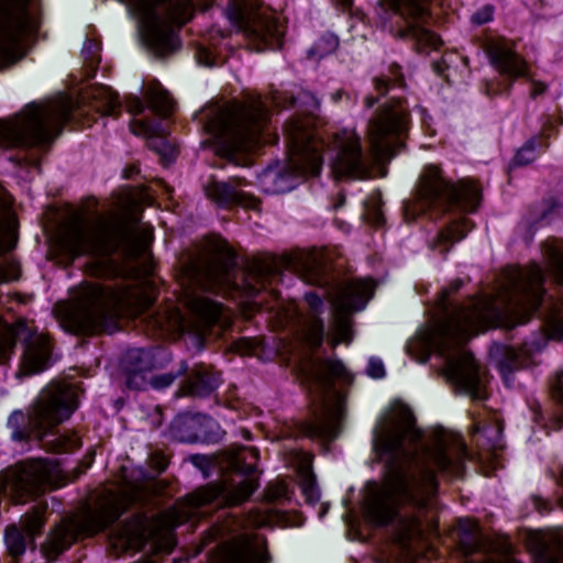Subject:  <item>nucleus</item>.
Here are the masks:
<instances>
[{
  "label": "nucleus",
  "mask_w": 563,
  "mask_h": 563,
  "mask_svg": "<svg viewBox=\"0 0 563 563\" xmlns=\"http://www.w3.org/2000/svg\"><path fill=\"white\" fill-rule=\"evenodd\" d=\"M422 434L409 408H396L388 422L376 428L374 450L385 457V475L380 488L371 490L364 512L374 523L391 521L402 506L421 511L437 492L434 470L457 477L463 472L465 444L455 439L457 453L451 456V445L438 439L432 446H420Z\"/></svg>",
  "instance_id": "1"
},
{
  "label": "nucleus",
  "mask_w": 563,
  "mask_h": 563,
  "mask_svg": "<svg viewBox=\"0 0 563 563\" xmlns=\"http://www.w3.org/2000/svg\"><path fill=\"white\" fill-rule=\"evenodd\" d=\"M543 274L533 263L526 268L512 267L504 273L494 295L472 300L456 309L438 328L435 344L445 356L444 375L473 399H485V377L473 355L461 345L487 327L509 321L525 323L543 296Z\"/></svg>",
  "instance_id": "2"
},
{
  "label": "nucleus",
  "mask_w": 563,
  "mask_h": 563,
  "mask_svg": "<svg viewBox=\"0 0 563 563\" xmlns=\"http://www.w3.org/2000/svg\"><path fill=\"white\" fill-rule=\"evenodd\" d=\"M258 450L254 446H236L230 450V468L244 478L230 486L225 484H208L178 500L173 507L157 515L145 527L141 518H133L123 523L109 539V553L119 556L128 551H139L146 540L153 542L157 552H170L175 544L176 527L195 520L202 506L211 504L219 497L229 506H238L255 492L258 484L253 476L258 460Z\"/></svg>",
  "instance_id": "3"
},
{
  "label": "nucleus",
  "mask_w": 563,
  "mask_h": 563,
  "mask_svg": "<svg viewBox=\"0 0 563 563\" xmlns=\"http://www.w3.org/2000/svg\"><path fill=\"white\" fill-rule=\"evenodd\" d=\"M152 240V228L137 229L123 216L112 212L91 218L78 210L60 224L55 245L57 252L69 260L93 255L87 264L89 274L112 278L123 273L121 265L112 258L119 249L125 260H136L147 252Z\"/></svg>",
  "instance_id": "4"
},
{
  "label": "nucleus",
  "mask_w": 563,
  "mask_h": 563,
  "mask_svg": "<svg viewBox=\"0 0 563 563\" xmlns=\"http://www.w3.org/2000/svg\"><path fill=\"white\" fill-rule=\"evenodd\" d=\"M235 255L232 249L223 241L214 242L210 250L189 261L185 266V274L191 283L201 289L227 294L241 288L247 294L258 292L271 284L283 269L301 272L306 282L310 284L327 283V265L323 255L319 252H296L294 254L263 256L252 258L242 274V284L235 279Z\"/></svg>",
  "instance_id": "5"
},
{
  "label": "nucleus",
  "mask_w": 563,
  "mask_h": 563,
  "mask_svg": "<svg viewBox=\"0 0 563 563\" xmlns=\"http://www.w3.org/2000/svg\"><path fill=\"white\" fill-rule=\"evenodd\" d=\"M154 300L147 285L103 286L85 283L70 302L59 303L56 312L62 327L75 334L91 335L110 332L120 317H135Z\"/></svg>",
  "instance_id": "6"
},
{
  "label": "nucleus",
  "mask_w": 563,
  "mask_h": 563,
  "mask_svg": "<svg viewBox=\"0 0 563 563\" xmlns=\"http://www.w3.org/2000/svg\"><path fill=\"white\" fill-rule=\"evenodd\" d=\"M148 489L143 483H124L119 492L104 490L93 503L63 519L47 536L41 551L56 560L79 537H91L113 523L132 504L145 503Z\"/></svg>",
  "instance_id": "7"
},
{
  "label": "nucleus",
  "mask_w": 563,
  "mask_h": 563,
  "mask_svg": "<svg viewBox=\"0 0 563 563\" xmlns=\"http://www.w3.org/2000/svg\"><path fill=\"white\" fill-rule=\"evenodd\" d=\"M300 371L311 397V417L300 424L301 434L311 439L334 438L342 417V397L334 385L350 384L351 375L336 358H311Z\"/></svg>",
  "instance_id": "8"
},
{
  "label": "nucleus",
  "mask_w": 563,
  "mask_h": 563,
  "mask_svg": "<svg viewBox=\"0 0 563 563\" xmlns=\"http://www.w3.org/2000/svg\"><path fill=\"white\" fill-rule=\"evenodd\" d=\"M269 119L266 101L260 95H247L212 108L207 114L206 129L217 137L224 155L249 152L263 141Z\"/></svg>",
  "instance_id": "9"
},
{
  "label": "nucleus",
  "mask_w": 563,
  "mask_h": 563,
  "mask_svg": "<svg viewBox=\"0 0 563 563\" xmlns=\"http://www.w3.org/2000/svg\"><path fill=\"white\" fill-rule=\"evenodd\" d=\"M77 115L69 98L26 106L10 120L0 121V147H36L49 144Z\"/></svg>",
  "instance_id": "10"
},
{
  "label": "nucleus",
  "mask_w": 563,
  "mask_h": 563,
  "mask_svg": "<svg viewBox=\"0 0 563 563\" xmlns=\"http://www.w3.org/2000/svg\"><path fill=\"white\" fill-rule=\"evenodd\" d=\"M79 388L71 383H51L38 394L30 409V423L42 448L52 453H68L81 446L76 432L45 439L48 431L63 423L78 407Z\"/></svg>",
  "instance_id": "11"
},
{
  "label": "nucleus",
  "mask_w": 563,
  "mask_h": 563,
  "mask_svg": "<svg viewBox=\"0 0 563 563\" xmlns=\"http://www.w3.org/2000/svg\"><path fill=\"white\" fill-rule=\"evenodd\" d=\"M481 200V187L473 179H461L452 184L438 165H427L417 187V198L405 206L407 221L426 213H444L452 206L474 211Z\"/></svg>",
  "instance_id": "12"
},
{
  "label": "nucleus",
  "mask_w": 563,
  "mask_h": 563,
  "mask_svg": "<svg viewBox=\"0 0 563 563\" xmlns=\"http://www.w3.org/2000/svg\"><path fill=\"white\" fill-rule=\"evenodd\" d=\"M133 9L140 18L144 42L157 56L170 54L178 47L172 24L181 26L194 14L189 0H135Z\"/></svg>",
  "instance_id": "13"
},
{
  "label": "nucleus",
  "mask_w": 563,
  "mask_h": 563,
  "mask_svg": "<svg viewBox=\"0 0 563 563\" xmlns=\"http://www.w3.org/2000/svg\"><path fill=\"white\" fill-rule=\"evenodd\" d=\"M59 464L53 459H26L0 473V492L15 504H25L53 486L60 477Z\"/></svg>",
  "instance_id": "14"
},
{
  "label": "nucleus",
  "mask_w": 563,
  "mask_h": 563,
  "mask_svg": "<svg viewBox=\"0 0 563 563\" xmlns=\"http://www.w3.org/2000/svg\"><path fill=\"white\" fill-rule=\"evenodd\" d=\"M228 15L252 49L261 52L280 47L283 30L260 0H231Z\"/></svg>",
  "instance_id": "15"
},
{
  "label": "nucleus",
  "mask_w": 563,
  "mask_h": 563,
  "mask_svg": "<svg viewBox=\"0 0 563 563\" xmlns=\"http://www.w3.org/2000/svg\"><path fill=\"white\" fill-rule=\"evenodd\" d=\"M18 340L24 343L21 371L25 375L43 372L49 363L52 343L46 334L36 331L32 321L24 319L11 325L0 318V364L11 358Z\"/></svg>",
  "instance_id": "16"
},
{
  "label": "nucleus",
  "mask_w": 563,
  "mask_h": 563,
  "mask_svg": "<svg viewBox=\"0 0 563 563\" xmlns=\"http://www.w3.org/2000/svg\"><path fill=\"white\" fill-rule=\"evenodd\" d=\"M409 129V110L402 100H391L379 106L366 125V139L374 162L394 155L400 139Z\"/></svg>",
  "instance_id": "17"
},
{
  "label": "nucleus",
  "mask_w": 563,
  "mask_h": 563,
  "mask_svg": "<svg viewBox=\"0 0 563 563\" xmlns=\"http://www.w3.org/2000/svg\"><path fill=\"white\" fill-rule=\"evenodd\" d=\"M284 133L288 150V169L296 176H316L322 166L323 141L308 118L286 122Z\"/></svg>",
  "instance_id": "18"
},
{
  "label": "nucleus",
  "mask_w": 563,
  "mask_h": 563,
  "mask_svg": "<svg viewBox=\"0 0 563 563\" xmlns=\"http://www.w3.org/2000/svg\"><path fill=\"white\" fill-rule=\"evenodd\" d=\"M32 0H0V69L24 56L23 40L33 29Z\"/></svg>",
  "instance_id": "19"
},
{
  "label": "nucleus",
  "mask_w": 563,
  "mask_h": 563,
  "mask_svg": "<svg viewBox=\"0 0 563 563\" xmlns=\"http://www.w3.org/2000/svg\"><path fill=\"white\" fill-rule=\"evenodd\" d=\"M395 11L400 19V23L391 26L395 37L412 41L416 51L424 54L441 46L440 37L424 27L429 15V0H395Z\"/></svg>",
  "instance_id": "20"
},
{
  "label": "nucleus",
  "mask_w": 563,
  "mask_h": 563,
  "mask_svg": "<svg viewBox=\"0 0 563 563\" xmlns=\"http://www.w3.org/2000/svg\"><path fill=\"white\" fill-rule=\"evenodd\" d=\"M374 291L371 279H354L335 288L331 295L333 306V345L349 343L352 330L350 313L365 307Z\"/></svg>",
  "instance_id": "21"
},
{
  "label": "nucleus",
  "mask_w": 563,
  "mask_h": 563,
  "mask_svg": "<svg viewBox=\"0 0 563 563\" xmlns=\"http://www.w3.org/2000/svg\"><path fill=\"white\" fill-rule=\"evenodd\" d=\"M332 150L335 152L333 168L340 175L364 177L368 172L361 137L354 130H341L333 135Z\"/></svg>",
  "instance_id": "22"
},
{
  "label": "nucleus",
  "mask_w": 563,
  "mask_h": 563,
  "mask_svg": "<svg viewBox=\"0 0 563 563\" xmlns=\"http://www.w3.org/2000/svg\"><path fill=\"white\" fill-rule=\"evenodd\" d=\"M492 65L510 79L530 78L527 62L518 55L512 45L505 38H490L485 44Z\"/></svg>",
  "instance_id": "23"
},
{
  "label": "nucleus",
  "mask_w": 563,
  "mask_h": 563,
  "mask_svg": "<svg viewBox=\"0 0 563 563\" xmlns=\"http://www.w3.org/2000/svg\"><path fill=\"white\" fill-rule=\"evenodd\" d=\"M246 185V180L240 177H232L228 181H217L211 179L205 186V194L208 199L222 208L241 206L243 208L255 209L258 200L241 189Z\"/></svg>",
  "instance_id": "24"
},
{
  "label": "nucleus",
  "mask_w": 563,
  "mask_h": 563,
  "mask_svg": "<svg viewBox=\"0 0 563 563\" xmlns=\"http://www.w3.org/2000/svg\"><path fill=\"white\" fill-rule=\"evenodd\" d=\"M561 484L563 486V468ZM526 545L536 563H563V527L547 532L530 531Z\"/></svg>",
  "instance_id": "25"
},
{
  "label": "nucleus",
  "mask_w": 563,
  "mask_h": 563,
  "mask_svg": "<svg viewBox=\"0 0 563 563\" xmlns=\"http://www.w3.org/2000/svg\"><path fill=\"white\" fill-rule=\"evenodd\" d=\"M220 552L223 563H268L266 550L247 539L225 543Z\"/></svg>",
  "instance_id": "26"
},
{
  "label": "nucleus",
  "mask_w": 563,
  "mask_h": 563,
  "mask_svg": "<svg viewBox=\"0 0 563 563\" xmlns=\"http://www.w3.org/2000/svg\"><path fill=\"white\" fill-rule=\"evenodd\" d=\"M220 384L219 375L203 364L195 365L188 378L183 383L181 396L203 397L213 391Z\"/></svg>",
  "instance_id": "27"
},
{
  "label": "nucleus",
  "mask_w": 563,
  "mask_h": 563,
  "mask_svg": "<svg viewBox=\"0 0 563 563\" xmlns=\"http://www.w3.org/2000/svg\"><path fill=\"white\" fill-rule=\"evenodd\" d=\"M185 305L195 317L201 331L217 323L222 314L221 303L202 296L187 294Z\"/></svg>",
  "instance_id": "28"
},
{
  "label": "nucleus",
  "mask_w": 563,
  "mask_h": 563,
  "mask_svg": "<svg viewBox=\"0 0 563 563\" xmlns=\"http://www.w3.org/2000/svg\"><path fill=\"white\" fill-rule=\"evenodd\" d=\"M306 302L310 309V317L305 320L301 329L303 340L312 347H317L323 340V322L318 317L322 311L323 301L321 296L316 292H308L305 296Z\"/></svg>",
  "instance_id": "29"
},
{
  "label": "nucleus",
  "mask_w": 563,
  "mask_h": 563,
  "mask_svg": "<svg viewBox=\"0 0 563 563\" xmlns=\"http://www.w3.org/2000/svg\"><path fill=\"white\" fill-rule=\"evenodd\" d=\"M18 221L0 186V256L11 251L18 240Z\"/></svg>",
  "instance_id": "30"
},
{
  "label": "nucleus",
  "mask_w": 563,
  "mask_h": 563,
  "mask_svg": "<svg viewBox=\"0 0 563 563\" xmlns=\"http://www.w3.org/2000/svg\"><path fill=\"white\" fill-rule=\"evenodd\" d=\"M471 225L467 219L463 218L452 222L446 228L442 229L434 240L431 242V247L441 254H446L451 246L464 239Z\"/></svg>",
  "instance_id": "31"
},
{
  "label": "nucleus",
  "mask_w": 563,
  "mask_h": 563,
  "mask_svg": "<svg viewBox=\"0 0 563 563\" xmlns=\"http://www.w3.org/2000/svg\"><path fill=\"white\" fill-rule=\"evenodd\" d=\"M542 252L550 273L563 286V242L549 239L543 243Z\"/></svg>",
  "instance_id": "32"
},
{
  "label": "nucleus",
  "mask_w": 563,
  "mask_h": 563,
  "mask_svg": "<svg viewBox=\"0 0 563 563\" xmlns=\"http://www.w3.org/2000/svg\"><path fill=\"white\" fill-rule=\"evenodd\" d=\"M373 82L377 97L366 96L364 99L366 108H372L379 97H384L388 92L390 86H401L404 84L400 67L396 64L390 65L388 74L375 77Z\"/></svg>",
  "instance_id": "33"
},
{
  "label": "nucleus",
  "mask_w": 563,
  "mask_h": 563,
  "mask_svg": "<svg viewBox=\"0 0 563 563\" xmlns=\"http://www.w3.org/2000/svg\"><path fill=\"white\" fill-rule=\"evenodd\" d=\"M91 107L102 115H112L120 107L118 95L109 87L99 86L90 90Z\"/></svg>",
  "instance_id": "34"
},
{
  "label": "nucleus",
  "mask_w": 563,
  "mask_h": 563,
  "mask_svg": "<svg viewBox=\"0 0 563 563\" xmlns=\"http://www.w3.org/2000/svg\"><path fill=\"white\" fill-rule=\"evenodd\" d=\"M145 96L148 107L156 114L167 117L173 112L174 101L158 82L148 84Z\"/></svg>",
  "instance_id": "35"
},
{
  "label": "nucleus",
  "mask_w": 563,
  "mask_h": 563,
  "mask_svg": "<svg viewBox=\"0 0 563 563\" xmlns=\"http://www.w3.org/2000/svg\"><path fill=\"white\" fill-rule=\"evenodd\" d=\"M455 534L457 542L465 553H472L479 548L478 525L474 519H460Z\"/></svg>",
  "instance_id": "36"
},
{
  "label": "nucleus",
  "mask_w": 563,
  "mask_h": 563,
  "mask_svg": "<svg viewBox=\"0 0 563 563\" xmlns=\"http://www.w3.org/2000/svg\"><path fill=\"white\" fill-rule=\"evenodd\" d=\"M500 356L498 367L500 373L506 376L512 371L525 366L528 362V354L525 349H515L512 346H503L499 349Z\"/></svg>",
  "instance_id": "37"
},
{
  "label": "nucleus",
  "mask_w": 563,
  "mask_h": 563,
  "mask_svg": "<svg viewBox=\"0 0 563 563\" xmlns=\"http://www.w3.org/2000/svg\"><path fill=\"white\" fill-rule=\"evenodd\" d=\"M312 457L308 453L299 454L298 474L303 494L309 500L318 498V492L314 486V476L311 471Z\"/></svg>",
  "instance_id": "38"
},
{
  "label": "nucleus",
  "mask_w": 563,
  "mask_h": 563,
  "mask_svg": "<svg viewBox=\"0 0 563 563\" xmlns=\"http://www.w3.org/2000/svg\"><path fill=\"white\" fill-rule=\"evenodd\" d=\"M400 542L408 551H413V542L424 539V532L420 519L417 516L410 517L401 522L399 532Z\"/></svg>",
  "instance_id": "39"
},
{
  "label": "nucleus",
  "mask_w": 563,
  "mask_h": 563,
  "mask_svg": "<svg viewBox=\"0 0 563 563\" xmlns=\"http://www.w3.org/2000/svg\"><path fill=\"white\" fill-rule=\"evenodd\" d=\"M4 542L7 551L13 560H19L25 552L26 541L22 530L15 526H10L5 530Z\"/></svg>",
  "instance_id": "40"
},
{
  "label": "nucleus",
  "mask_w": 563,
  "mask_h": 563,
  "mask_svg": "<svg viewBox=\"0 0 563 563\" xmlns=\"http://www.w3.org/2000/svg\"><path fill=\"white\" fill-rule=\"evenodd\" d=\"M44 509L35 508L33 511L25 514L21 520L20 525L22 530L31 538H33L44 525Z\"/></svg>",
  "instance_id": "41"
},
{
  "label": "nucleus",
  "mask_w": 563,
  "mask_h": 563,
  "mask_svg": "<svg viewBox=\"0 0 563 563\" xmlns=\"http://www.w3.org/2000/svg\"><path fill=\"white\" fill-rule=\"evenodd\" d=\"M472 431L474 435H477L478 438L484 435L487 438V443L483 441V444H487L490 446H496L497 442L500 439L501 431H503V423L495 418L494 424L492 427L482 426L479 422H475L472 427ZM481 441L479 439L477 440Z\"/></svg>",
  "instance_id": "42"
},
{
  "label": "nucleus",
  "mask_w": 563,
  "mask_h": 563,
  "mask_svg": "<svg viewBox=\"0 0 563 563\" xmlns=\"http://www.w3.org/2000/svg\"><path fill=\"white\" fill-rule=\"evenodd\" d=\"M545 331L551 339H563V303L558 306L548 317Z\"/></svg>",
  "instance_id": "43"
},
{
  "label": "nucleus",
  "mask_w": 563,
  "mask_h": 563,
  "mask_svg": "<svg viewBox=\"0 0 563 563\" xmlns=\"http://www.w3.org/2000/svg\"><path fill=\"white\" fill-rule=\"evenodd\" d=\"M279 516V512L275 510H253L247 516V522L256 528L266 527Z\"/></svg>",
  "instance_id": "44"
},
{
  "label": "nucleus",
  "mask_w": 563,
  "mask_h": 563,
  "mask_svg": "<svg viewBox=\"0 0 563 563\" xmlns=\"http://www.w3.org/2000/svg\"><path fill=\"white\" fill-rule=\"evenodd\" d=\"M188 371V366L183 363L179 367V369L173 374V373H165L161 375L153 376L150 380V384L155 389H162L170 386L174 380L179 376L185 374Z\"/></svg>",
  "instance_id": "45"
},
{
  "label": "nucleus",
  "mask_w": 563,
  "mask_h": 563,
  "mask_svg": "<svg viewBox=\"0 0 563 563\" xmlns=\"http://www.w3.org/2000/svg\"><path fill=\"white\" fill-rule=\"evenodd\" d=\"M540 141L537 139H532L528 141L516 154L515 163L518 165L529 164L533 162L537 157L536 146Z\"/></svg>",
  "instance_id": "46"
},
{
  "label": "nucleus",
  "mask_w": 563,
  "mask_h": 563,
  "mask_svg": "<svg viewBox=\"0 0 563 563\" xmlns=\"http://www.w3.org/2000/svg\"><path fill=\"white\" fill-rule=\"evenodd\" d=\"M20 276V266L15 261H4L0 263V283H10L16 280Z\"/></svg>",
  "instance_id": "47"
},
{
  "label": "nucleus",
  "mask_w": 563,
  "mask_h": 563,
  "mask_svg": "<svg viewBox=\"0 0 563 563\" xmlns=\"http://www.w3.org/2000/svg\"><path fill=\"white\" fill-rule=\"evenodd\" d=\"M145 367L136 366L128 371L126 383L129 387L134 389H143L146 385V378L144 375Z\"/></svg>",
  "instance_id": "48"
},
{
  "label": "nucleus",
  "mask_w": 563,
  "mask_h": 563,
  "mask_svg": "<svg viewBox=\"0 0 563 563\" xmlns=\"http://www.w3.org/2000/svg\"><path fill=\"white\" fill-rule=\"evenodd\" d=\"M288 495V486L285 482L278 481L271 483L266 488L265 496L271 501H276L286 498Z\"/></svg>",
  "instance_id": "49"
},
{
  "label": "nucleus",
  "mask_w": 563,
  "mask_h": 563,
  "mask_svg": "<svg viewBox=\"0 0 563 563\" xmlns=\"http://www.w3.org/2000/svg\"><path fill=\"white\" fill-rule=\"evenodd\" d=\"M461 286H462V280L461 279H455L446 288H444L441 291L440 299H439V302H438L440 309L446 310V308H448V300H449L450 296L452 294H455L456 291H459Z\"/></svg>",
  "instance_id": "50"
},
{
  "label": "nucleus",
  "mask_w": 563,
  "mask_h": 563,
  "mask_svg": "<svg viewBox=\"0 0 563 563\" xmlns=\"http://www.w3.org/2000/svg\"><path fill=\"white\" fill-rule=\"evenodd\" d=\"M150 465L155 468L158 473L166 470L168 465L167 456L161 451H155L150 455Z\"/></svg>",
  "instance_id": "51"
},
{
  "label": "nucleus",
  "mask_w": 563,
  "mask_h": 563,
  "mask_svg": "<svg viewBox=\"0 0 563 563\" xmlns=\"http://www.w3.org/2000/svg\"><path fill=\"white\" fill-rule=\"evenodd\" d=\"M197 62L205 66L218 65L214 54L206 47H199L196 52Z\"/></svg>",
  "instance_id": "52"
},
{
  "label": "nucleus",
  "mask_w": 563,
  "mask_h": 563,
  "mask_svg": "<svg viewBox=\"0 0 563 563\" xmlns=\"http://www.w3.org/2000/svg\"><path fill=\"white\" fill-rule=\"evenodd\" d=\"M366 372L372 378H383L385 376V367L383 362L377 358L369 360Z\"/></svg>",
  "instance_id": "53"
},
{
  "label": "nucleus",
  "mask_w": 563,
  "mask_h": 563,
  "mask_svg": "<svg viewBox=\"0 0 563 563\" xmlns=\"http://www.w3.org/2000/svg\"><path fill=\"white\" fill-rule=\"evenodd\" d=\"M493 7L485 5L472 16V21L476 24L487 23L493 19Z\"/></svg>",
  "instance_id": "54"
},
{
  "label": "nucleus",
  "mask_w": 563,
  "mask_h": 563,
  "mask_svg": "<svg viewBox=\"0 0 563 563\" xmlns=\"http://www.w3.org/2000/svg\"><path fill=\"white\" fill-rule=\"evenodd\" d=\"M131 132L135 135H142L145 137H152V131L150 125L143 121H132L130 124Z\"/></svg>",
  "instance_id": "55"
},
{
  "label": "nucleus",
  "mask_w": 563,
  "mask_h": 563,
  "mask_svg": "<svg viewBox=\"0 0 563 563\" xmlns=\"http://www.w3.org/2000/svg\"><path fill=\"white\" fill-rule=\"evenodd\" d=\"M31 433H34L36 435V432L34 431V429L31 427V423L29 422V428L14 429L11 433V438H12V440H14L16 442H24L30 439Z\"/></svg>",
  "instance_id": "56"
},
{
  "label": "nucleus",
  "mask_w": 563,
  "mask_h": 563,
  "mask_svg": "<svg viewBox=\"0 0 563 563\" xmlns=\"http://www.w3.org/2000/svg\"><path fill=\"white\" fill-rule=\"evenodd\" d=\"M148 146L164 155H166L167 150H170V153L173 152L164 139H151L148 141Z\"/></svg>",
  "instance_id": "57"
},
{
  "label": "nucleus",
  "mask_w": 563,
  "mask_h": 563,
  "mask_svg": "<svg viewBox=\"0 0 563 563\" xmlns=\"http://www.w3.org/2000/svg\"><path fill=\"white\" fill-rule=\"evenodd\" d=\"M126 108L129 112L134 114H140L144 110L143 102L136 97L130 98L128 100Z\"/></svg>",
  "instance_id": "58"
},
{
  "label": "nucleus",
  "mask_w": 563,
  "mask_h": 563,
  "mask_svg": "<svg viewBox=\"0 0 563 563\" xmlns=\"http://www.w3.org/2000/svg\"><path fill=\"white\" fill-rule=\"evenodd\" d=\"M545 90H547L545 84H543L541 81H536V80L531 81L530 96L532 98H536V97L542 95Z\"/></svg>",
  "instance_id": "59"
},
{
  "label": "nucleus",
  "mask_w": 563,
  "mask_h": 563,
  "mask_svg": "<svg viewBox=\"0 0 563 563\" xmlns=\"http://www.w3.org/2000/svg\"><path fill=\"white\" fill-rule=\"evenodd\" d=\"M129 358L135 361H147L148 353L144 350L134 351L129 354Z\"/></svg>",
  "instance_id": "60"
},
{
  "label": "nucleus",
  "mask_w": 563,
  "mask_h": 563,
  "mask_svg": "<svg viewBox=\"0 0 563 563\" xmlns=\"http://www.w3.org/2000/svg\"><path fill=\"white\" fill-rule=\"evenodd\" d=\"M23 419V415L21 412H14L11 415L9 422L10 423H18L20 420Z\"/></svg>",
  "instance_id": "61"
},
{
  "label": "nucleus",
  "mask_w": 563,
  "mask_h": 563,
  "mask_svg": "<svg viewBox=\"0 0 563 563\" xmlns=\"http://www.w3.org/2000/svg\"><path fill=\"white\" fill-rule=\"evenodd\" d=\"M345 92L343 90H336L335 92H333L331 95V99L333 100V102H338L341 100L342 96L344 95Z\"/></svg>",
  "instance_id": "62"
},
{
  "label": "nucleus",
  "mask_w": 563,
  "mask_h": 563,
  "mask_svg": "<svg viewBox=\"0 0 563 563\" xmlns=\"http://www.w3.org/2000/svg\"><path fill=\"white\" fill-rule=\"evenodd\" d=\"M503 563H520L519 561H517L516 559L514 558H510V556H505L504 560H503Z\"/></svg>",
  "instance_id": "63"
},
{
  "label": "nucleus",
  "mask_w": 563,
  "mask_h": 563,
  "mask_svg": "<svg viewBox=\"0 0 563 563\" xmlns=\"http://www.w3.org/2000/svg\"><path fill=\"white\" fill-rule=\"evenodd\" d=\"M133 172H134V167H131V168H129V169H125V170H124V177H125V178H129Z\"/></svg>",
  "instance_id": "64"
}]
</instances>
